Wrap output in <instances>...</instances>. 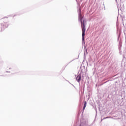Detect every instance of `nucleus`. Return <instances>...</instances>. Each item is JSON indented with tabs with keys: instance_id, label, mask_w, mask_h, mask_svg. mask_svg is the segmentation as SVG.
Here are the masks:
<instances>
[{
	"instance_id": "f257e3e1",
	"label": "nucleus",
	"mask_w": 126,
	"mask_h": 126,
	"mask_svg": "<svg viewBox=\"0 0 126 126\" xmlns=\"http://www.w3.org/2000/svg\"><path fill=\"white\" fill-rule=\"evenodd\" d=\"M83 17H82V16L81 15V14H80V15L79 16V19H80L81 23V27H82V40L83 41L84 40V36H85V31L86 30V29H85V20H83L82 21Z\"/></svg>"
},
{
	"instance_id": "f03ea898",
	"label": "nucleus",
	"mask_w": 126,
	"mask_h": 126,
	"mask_svg": "<svg viewBox=\"0 0 126 126\" xmlns=\"http://www.w3.org/2000/svg\"><path fill=\"white\" fill-rule=\"evenodd\" d=\"M76 79L78 82H79L81 80V75H79L76 78Z\"/></svg>"
},
{
	"instance_id": "7ed1b4c3",
	"label": "nucleus",
	"mask_w": 126,
	"mask_h": 126,
	"mask_svg": "<svg viewBox=\"0 0 126 126\" xmlns=\"http://www.w3.org/2000/svg\"><path fill=\"white\" fill-rule=\"evenodd\" d=\"M87 105V102L86 101H85L84 104V107L83 108V111H84V110H85V108H86Z\"/></svg>"
},
{
	"instance_id": "20e7f679",
	"label": "nucleus",
	"mask_w": 126,
	"mask_h": 126,
	"mask_svg": "<svg viewBox=\"0 0 126 126\" xmlns=\"http://www.w3.org/2000/svg\"><path fill=\"white\" fill-rule=\"evenodd\" d=\"M14 73H16V72H15Z\"/></svg>"
}]
</instances>
